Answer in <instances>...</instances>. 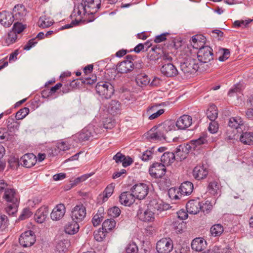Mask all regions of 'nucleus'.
<instances>
[{"instance_id": "nucleus-55", "label": "nucleus", "mask_w": 253, "mask_h": 253, "mask_svg": "<svg viewBox=\"0 0 253 253\" xmlns=\"http://www.w3.org/2000/svg\"><path fill=\"white\" fill-rule=\"evenodd\" d=\"M211 122L209 125L208 129L211 133H215L218 129V125L216 122Z\"/></svg>"}, {"instance_id": "nucleus-62", "label": "nucleus", "mask_w": 253, "mask_h": 253, "mask_svg": "<svg viewBox=\"0 0 253 253\" xmlns=\"http://www.w3.org/2000/svg\"><path fill=\"white\" fill-rule=\"evenodd\" d=\"M125 156L120 152L117 153L114 156L113 159L117 163H122L125 160Z\"/></svg>"}, {"instance_id": "nucleus-45", "label": "nucleus", "mask_w": 253, "mask_h": 253, "mask_svg": "<svg viewBox=\"0 0 253 253\" xmlns=\"http://www.w3.org/2000/svg\"><path fill=\"white\" fill-rule=\"evenodd\" d=\"M10 138V134L6 128H0V142L8 140Z\"/></svg>"}, {"instance_id": "nucleus-27", "label": "nucleus", "mask_w": 253, "mask_h": 253, "mask_svg": "<svg viewBox=\"0 0 253 253\" xmlns=\"http://www.w3.org/2000/svg\"><path fill=\"white\" fill-rule=\"evenodd\" d=\"M206 38L203 35H195L192 38L191 44L194 48L200 49L205 47Z\"/></svg>"}, {"instance_id": "nucleus-38", "label": "nucleus", "mask_w": 253, "mask_h": 253, "mask_svg": "<svg viewBox=\"0 0 253 253\" xmlns=\"http://www.w3.org/2000/svg\"><path fill=\"white\" fill-rule=\"evenodd\" d=\"M116 226V221L113 219H106L102 223V228L105 232L112 230Z\"/></svg>"}, {"instance_id": "nucleus-35", "label": "nucleus", "mask_w": 253, "mask_h": 253, "mask_svg": "<svg viewBox=\"0 0 253 253\" xmlns=\"http://www.w3.org/2000/svg\"><path fill=\"white\" fill-rule=\"evenodd\" d=\"M206 114L208 118L211 121H214L218 116L216 106L214 105H211L207 109Z\"/></svg>"}, {"instance_id": "nucleus-43", "label": "nucleus", "mask_w": 253, "mask_h": 253, "mask_svg": "<svg viewBox=\"0 0 253 253\" xmlns=\"http://www.w3.org/2000/svg\"><path fill=\"white\" fill-rule=\"evenodd\" d=\"M220 185L217 181H213L211 182L208 186V190L212 194L217 193V191L219 190Z\"/></svg>"}, {"instance_id": "nucleus-53", "label": "nucleus", "mask_w": 253, "mask_h": 253, "mask_svg": "<svg viewBox=\"0 0 253 253\" xmlns=\"http://www.w3.org/2000/svg\"><path fill=\"white\" fill-rule=\"evenodd\" d=\"M32 214L29 209H24L19 217V219L24 220L30 217Z\"/></svg>"}, {"instance_id": "nucleus-25", "label": "nucleus", "mask_w": 253, "mask_h": 253, "mask_svg": "<svg viewBox=\"0 0 253 253\" xmlns=\"http://www.w3.org/2000/svg\"><path fill=\"white\" fill-rule=\"evenodd\" d=\"M206 241L202 238L194 239L191 243L192 249L197 252H201L206 249Z\"/></svg>"}, {"instance_id": "nucleus-19", "label": "nucleus", "mask_w": 253, "mask_h": 253, "mask_svg": "<svg viewBox=\"0 0 253 253\" xmlns=\"http://www.w3.org/2000/svg\"><path fill=\"white\" fill-rule=\"evenodd\" d=\"M192 121V119L191 116L183 115L177 119L175 125L178 129H184L191 125Z\"/></svg>"}, {"instance_id": "nucleus-3", "label": "nucleus", "mask_w": 253, "mask_h": 253, "mask_svg": "<svg viewBox=\"0 0 253 253\" xmlns=\"http://www.w3.org/2000/svg\"><path fill=\"white\" fill-rule=\"evenodd\" d=\"M100 128L98 127L89 125L84 127L82 131L76 134L75 137L79 141H84L89 139L92 137L96 138L97 135L101 133Z\"/></svg>"}, {"instance_id": "nucleus-58", "label": "nucleus", "mask_w": 253, "mask_h": 253, "mask_svg": "<svg viewBox=\"0 0 253 253\" xmlns=\"http://www.w3.org/2000/svg\"><path fill=\"white\" fill-rule=\"evenodd\" d=\"M36 39H32L30 40L23 47V49L26 50H30L33 46H35L38 42L35 41Z\"/></svg>"}, {"instance_id": "nucleus-30", "label": "nucleus", "mask_w": 253, "mask_h": 253, "mask_svg": "<svg viewBox=\"0 0 253 253\" xmlns=\"http://www.w3.org/2000/svg\"><path fill=\"white\" fill-rule=\"evenodd\" d=\"M79 227L78 222L72 220L65 226V231L68 234L73 235L78 232Z\"/></svg>"}, {"instance_id": "nucleus-22", "label": "nucleus", "mask_w": 253, "mask_h": 253, "mask_svg": "<svg viewBox=\"0 0 253 253\" xmlns=\"http://www.w3.org/2000/svg\"><path fill=\"white\" fill-rule=\"evenodd\" d=\"M135 199L131 191L124 192L119 197L120 203L126 206H129L132 204L135 201Z\"/></svg>"}, {"instance_id": "nucleus-48", "label": "nucleus", "mask_w": 253, "mask_h": 253, "mask_svg": "<svg viewBox=\"0 0 253 253\" xmlns=\"http://www.w3.org/2000/svg\"><path fill=\"white\" fill-rule=\"evenodd\" d=\"M103 219V215L99 213H96L92 219V222L94 226L96 227L99 225Z\"/></svg>"}, {"instance_id": "nucleus-17", "label": "nucleus", "mask_w": 253, "mask_h": 253, "mask_svg": "<svg viewBox=\"0 0 253 253\" xmlns=\"http://www.w3.org/2000/svg\"><path fill=\"white\" fill-rule=\"evenodd\" d=\"M137 215L139 218L145 222H151L154 220V211L150 210V207L147 208L145 210H139L137 212Z\"/></svg>"}, {"instance_id": "nucleus-20", "label": "nucleus", "mask_w": 253, "mask_h": 253, "mask_svg": "<svg viewBox=\"0 0 253 253\" xmlns=\"http://www.w3.org/2000/svg\"><path fill=\"white\" fill-rule=\"evenodd\" d=\"M187 212L190 214H196L198 213L202 208L201 203L198 200H190L186 204Z\"/></svg>"}, {"instance_id": "nucleus-41", "label": "nucleus", "mask_w": 253, "mask_h": 253, "mask_svg": "<svg viewBox=\"0 0 253 253\" xmlns=\"http://www.w3.org/2000/svg\"><path fill=\"white\" fill-rule=\"evenodd\" d=\"M19 203L7 204L5 211L9 215H14L17 211Z\"/></svg>"}, {"instance_id": "nucleus-11", "label": "nucleus", "mask_w": 253, "mask_h": 253, "mask_svg": "<svg viewBox=\"0 0 253 253\" xmlns=\"http://www.w3.org/2000/svg\"><path fill=\"white\" fill-rule=\"evenodd\" d=\"M19 243L23 247H30L36 241V237L33 231H27L22 233L19 239Z\"/></svg>"}, {"instance_id": "nucleus-31", "label": "nucleus", "mask_w": 253, "mask_h": 253, "mask_svg": "<svg viewBox=\"0 0 253 253\" xmlns=\"http://www.w3.org/2000/svg\"><path fill=\"white\" fill-rule=\"evenodd\" d=\"M244 125L242 118L239 116L231 117L228 121V126L231 128L238 129Z\"/></svg>"}, {"instance_id": "nucleus-5", "label": "nucleus", "mask_w": 253, "mask_h": 253, "mask_svg": "<svg viewBox=\"0 0 253 253\" xmlns=\"http://www.w3.org/2000/svg\"><path fill=\"white\" fill-rule=\"evenodd\" d=\"M181 71L186 76L196 73L199 68V65L196 59L189 58L180 64Z\"/></svg>"}, {"instance_id": "nucleus-46", "label": "nucleus", "mask_w": 253, "mask_h": 253, "mask_svg": "<svg viewBox=\"0 0 253 253\" xmlns=\"http://www.w3.org/2000/svg\"><path fill=\"white\" fill-rule=\"evenodd\" d=\"M190 147L191 146L188 145L186 146L179 145L178 147H177L176 148L174 153H173L175 155L176 159H179L180 160H181V158L180 156H182V155L181 153H183L184 151V148H185L186 150H188Z\"/></svg>"}, {"instance_id": "nucleus-40", "label": "nucleus", "mask_w": 253, "mask_h": 253, "mask_svg": "<svg viewBox=\"0 0 253 253\" xmlns=\"http://www.w3.org/2000/svg\"><path fill=\"white\" fill-rule=\"evenodd\" d=\"M135 80L137 85L140 86H145L150 83V79L146 75H137Z\"/></svg>"}, {"instance_id": "nucleus-24", "label": "nucleus", "mask_w": 253, "mask_h": 253, "mask_svg": "<svg viewBox=\"0 0 253 253\" xmlns=\"http://www.w3.org/2000/svg\"><path fill=\"white\" fill-rule=\"evenodd\" d=\"M13 21V14L11 12L4 11L0 13V23L4 27H9Z\"/></svg>"}, {"instance_id": "nucleus-52", "label": "nucleus", "mask_w": 253, "mask_h": 253, "mask_svg": "<svg viewBox=\"0 0 253 253\" xmlns=\"http://www.w3.org/2000/svg\"><path fill=\"white\" fill-rule=\"evenodd\" d=\"M179 192V188L176 189L175 188H170L169 190V197L172 199H180L179 196L177 194Z\"/></svg>"}, {"instance_id": "nucleus-23", "label": "nucleus", "mask_w": 253, "mask_h": 253, "mask_svg": "<svg viewBox=\"0 0 253 253\" xmlns=\"http://www.w3.org/2000/svg\"><path fill=\"white\" fill-rule=\"evenodd\" d=\"M208 174V170L207 169L203 166H197L193 170V175L198 180L206 178Z\"/></svg>"}, {"instance_id": "nucleus-39", "label": "nucleus", "mask_w": 253, "mask_h": 253, "mask_svg": "<svg viewBox=\"0 0 253 253\" xmlns=\"http://www.w3.org/2000/svg\"><path fill=\"white\" fill-rule=\"evenodd\" d=\"M53 23L52 20L45 15L40 17L39 21V27L46 28L51 26Z\"/></svg>"}, {"instance_id": "nucleus-26", "label": "nucleus", "mask_w": 253, "mask_h": 253, "mask_svg": "<svg viewBox=\"0 0 253 253\" xmlns=\"http://www.w3.org/2000/svg\"><path fill=\"white\" fill-rule=\"evenodd\" d=\"M48 210L45 207H41L39 209L35 214V219L37 222L43 223L46 219L48 215Z\"/></svg>"}, {"instance_id": "nucleus-37", "label": "nucleus", "mask_w": 253, "mask_h": 253, "mask_svg": "<svg viewBox=\"0 0 253 253\" xmlns=\"http://www.w3.org/2000/svg\"><path fill=\"white\" fill-rule=\"evenodd\" d=\"M223 227L220 224H215L212 225L210 229V232L213 237H219L223 232Z\"/></svg>"}, {"instance_id": "nucleus-60", "label": "nucleus", "mask_w": 253, "mask_h": 253, "mask_svg": "<svg viewBox=\"0 0 253 253\" xmlns=\"http://www.w3.org/2000/svg\"><path fill=\"white\" fill-rule=\"evenodd\" d=\"M109 214L113 217H118L121 213V210L117 207H113L109 210Z\"/></svg>"}, {"instance_id": "nucleus-15", "label": "nucleus", "mask_w": 253, "mask_h": 253, "mask_svg": "<svg viewBox=\"0 0 253 253\" xmlns=\"http://www.w3.org/2000/svg\"><path fill=\"white\" fill-rule=\"evenodd\" d=\"M162 74L167 77H173L177 75L178 72L174 65L170 63H165L161 68Z\"/></svg>"}, {"instance_id": "nucleus-54", "label": "nucleus", "mask_w": 253, "mask_h": 253, "mask_svg": "<svg viewBox=\"0 0 253 253\" xmlns=\"http://www.w3.org/2000/svg\"><path fill=\"white\" fill-rule=\"evenodd\" d=\"M153 157V153L150 150H146L143 153L140 157L142 161H148L151 160Z\"/></svg>"}, {"instance_id": "nucleus-56", "label": "nucleus", "mask_w": 253, "mask_h": 253, "mask_svg": "<svg viewBox=\"0 0 253 253\" xmlns=\"http://www.w3.org/2000/svg\"><path fill=\"white\" fill-rule=\"evenodd\" d=\"M56 250L59 253H64L66 251L67 247L63 241L58 242L56 246Z\"/></svg>"}, {"instance_id": "nucleus-16", "label": "nucleus", "mask_w": 253, "mask_h": 253, "mask_svg": "<svg viewBox=\"0 0 253 253\" xmlns=\"http://www.w3.org/2000/svg\"><path fill=\"white\" fill-rule=\"evenodd\" d=\"M66 212V208L64 204H59L53 209L50 217L53 220L57 221L63 218Z\"/></svg>"}, {"instance_id": "nucleus-33", "label": "nucleus", "mask_w": 253, "mask_h": 253, "mask_svg": "<svg viewBox=\"0 0 253 253\" xmlns=\"http://www.w3.org/2000/svg\"><path fill=\"white\" fill-rule=\"evenodd\" d=\"M120 107L121 104L119 101L112 100L110 102L107 109L109 113L115 115L120 113Z\"/></svg>"}, {"instance_id": "nucleus-57", "label": "nucleus", "mask_w": 253, "mask_h": 253, "mask_svg": "<svg viewBox=\"0 0 253 253\" xmlns=\"http://www.w3.org/2000/svg\"><path fill=\"white\" fill-rule=\"evenodd\" d=\"M58 149L61 151H66L70 149V145L64 141L58 142L57 144Z\"/></svg>"}, {"instance_id": "nucleus-6", "label": "nucleus", "mask_w": 253, "mask_h": 253, "mask_svg": "<svg viewBox=\"0 0 253 253\" xmlns=\"http://www.w3.org/2000/svg\"><path fill=\"white\" fill-rule=\"evenodd\" d=\"M198 60L202 63H206L213 59L212 48L209 46L200 48L197 52Z\"/></svg>"}, {"instance_id": "nucleus-10", "label": "nucleus", "mask_w": 253, "mask_h": 253, "mask_svg": "<svg viewBox=\"0 0 253 253\" xmlns=\"http://www.w3.org/2000/svg\"><path fill=\"white\" fill-rule=\"evenodd\" d=\"M173 249V242L169 238H163L159 240L156 245L159 253H169Z\"/></svg>"}, {"instance_id": "nucleus-36", "label": "nucleus", "mask_w": 253, "mask_h": 253, "mask_svg": "<svg viewBox=\"0 0 253 253\" xmlns=\"http://www.w3.org/2000/svg\"><path fill=\"white\" fill-rule=\"evenodd\" d=\"M6 123L7 127L6 129L11 132L15 131L19 128V123L15 121L12 117H9L6 120Z\"/></svg>"}, {"instance_id": "nucleus-47", "label": "nucleus", "mask_w": 253, "mask_h": 253, "mask_svg": "<svg viewBox=\"0 0 253 253\" xmlns=\"http://www.w3.org/2000/svg\"><path fill=\"white\" fill-rule=\"evenodd\" d=\"M184 226V223L179 221H173L172 224V228L176 233L180 232L183 230Z\"/></svg>"}, {"instance_id": "nucleus-2", "label": "nucleus", "mask_w": 253, "mask_h": 253, "mask_svg": "<svg viewBox=\"0 0 253 253\" xmlns=\"http://www.w3.org/2000/svg\"><path fill=\"white\" fill-rule=\"evenodd\" d=\"M174 122L172 121H166L159 125L156 128V131L150 133L149 137L152 140H166V133L174 129Z\"/></svg>"}, {"instance_id": "nucleus-42", "label": "nucleus", "mask_w": 253, "mask_h": 253, "mask_svg": "<svg viewBox=\"0 0 253 253\" xmlns=\"http://www.w3.org/2000/svg\"><path fill=\"white\" fill-rule=\"evenodd\" d=\"M115 188V184L111 183L107 186L103 192V201L105 202L108 197H110L113 193Z\"/></svg>"}, {"instance_id": "nucleus-32", "label": "nucleus", "mask_w": 253, "mask_h": 253, "mask_svg": "<svg viewBox=\"0 0 253 253\" xmlns=\"http://www.w3.org/2000/svg\"><path fill=\"white\" fill-rule=\"evenodd\" d=\"M176 160L175 155L173 152H165L161 157V161L164 165H169Z\"/></svg>"}, {"instance_id": "nucleus-61", "label": "nucleus", "mask_w": 253, "mask_h": 253, "mask_svg": "<svg viewBox=\"0 0 253 253\" xmlns=\"http://www.w3.org/2000/svg\"><path fill=\"white\" fill-rule=\"evenodd\" d=\"M126 253H136L137 252V247L135 244H129L126 248Z\"/></svg>"}, {"instance_id": "nucleus-9", "label": "nucleus", "mask_w": 253, "mask_h": 253, "mask_svg": "<svg viewBox=\"0 0 253 253\" xmlns=\"http://www.w3.org/2000/svg\"><path fill=\"white\" fill-rule=\"evenodd\" d=\"M132 56L130 55L126 56V59L119 63L117 70L120 73H127L134 69V64L132 62Z\"/></svg>"}, {"instance_id": "nucleus-7", "label": "nucleus", "mask_w": 253, "mask_h": 253, "mask_svg": "<svg viewBox=\"0 0 253 253\" xmlns=\"http://www.w3.org/2000/svg\"><path fill=\"white\" fill-rule=\"evenodd\" d=\"M131 191L135 198L142 200L148 195L149 187L146 184L139 183L133 186L131 188Z\"/></svg>"}, {"instance_id": "nucleus-63", "label": "nucleus", "mask_w": 253, "mask_h": 253, "mask_svg": "<svg viewBox=\"0 0 253 253\" xmlns=\"http://www.w3.org/2000/svg\"><path fill=\"white\" fill-rule=\"evenodd\" d=\"M245 116L247 119L253 121V108H249L246 109Z\"/></svg>"}, {"instance_id": "nucleus-8", "label": "nucleus", "mask_w": 253, "mask_h": 253, "mask_svg": "<svg viewBox=\"0 0 253 253\" xmlns=\"http://www.w3.org/2000/svg\"><path fill=\"white\" fill-rule=\"evenodd\" d=\"M86 209L83 205H76L71 211V217L72 220L77 222H82L85 217Z\"/></svg>"}, {"instance_id": "nucleus-44", "label": "nucleus", "mask_w": 253, "mask_h": 253, "mask_svg": "<svg viewBox=\"0 0 253 253\" xmlns=\"http://www.w3.org/2000/svg\"><path fill=\"white\" fill-rule=\"evenodd\" d=\"M29 109L28 108L24 107L19 110L15 115V119L17 120H20L25 118L29 113Z\"/></svg>"}, {"instance_id": "nucleus-51", "label": "nucleus", "mask_w": 253, "mask_h": 253, "mask_svg": "<svg viewBox=\"0 0 253 253\" xmlns=\"http://www.w3.org/2000/svg\"><path fill=\"white\" fill-rule=\"evenodd\" d=\"M105 231L99 229L96 232H94V239L98 241L101 242L105 238Z\"/></svg>"}, {"instance_id": "nucleus-21", "label": "nucleus", "mask_w": 253, "mask_h": 253, "mask_svg": "<svg viewBox=\"0 0 253 253\" xmlns=\"http://www.w3.org/2000/svg\"><path fill=\"white\" fill-rule=\"evenodd\" d=\"M13 12L14 13V14L13 15L14 20H23L27 14L26 9L24 5L22 4L15 5L13 9Z\"/></svg>"}, {"instance_id": "nucleus-1", "label": "nucleus", "mask_w": 253, "mask_h": 253, "mask_svg": "<svg viewBox=\"0 0 253 253\" xmlns=\"http://www.w3.org/2000/svg\"><path fill=\"white\" fill-rule=\"evenodd\" d=\"M101 3V0H82L77 13L81 17L95 14L100 8Z\"/></svg>"}, {"instance_id": "nucleus-14", "label": "nucleus", "mask_w": 253, "mask_h": 253, "mask_svg": "<svg viewBox=\"0 0 253 253\" xmlns=\"http://www.w3.org/2000/svg\"><path fill=\"white\" fill-rule=\"evenodd\" d=\"M150 210L154 211V213L159 214L162 211H166L169 208V206L163 203L162 201L158 202L156 200L151 201L148 204Z\"/></svg>"}, {"instance_id": "nucleus-59", "label": "nucleus", "mask_w": 253, "mask_h": 253, "mask_svg": "<svg viewBox=\"0 0 253 253\" xmlns=\"http://www.w3.org/2000/svg\"><path fill=\"white\" fill-rule=\"evenodd\" d=\"M16 33L14 32H10L8 35V37L6 39V42L9 44L13 43L17 39Z\"/></svg>"}, {"instance_id": "nucleus-18", "label": "nucleus", "mask_w": 253, "mask_h": 253, "mask_svg": "<svg viewBox=\"0 0 253 253\" xmlns=\"http://www.w3.org/2000/svg\"><path fill=\"white\" fill-rule=\"evenodd\" d=\"M37 161V159L33 153H28L23 155L20 159L21 165L24 167L30 168L34 166Z\"/></svg>"}, {"instance_id": "nucleus-4", "label": "nucleus", "mask_w": 253, "mask_h": 253, "mask_svg": "<svg viewBox=\"0 0 253 253\" xmlns=\"http://www.w3.org/2000/svg\"><path fill=\"white\" fill-rule=\"evenodd\" d=\"M96 92L105 99L111 98L114 92L113 86L109 82H100L95 86Z\"/></svg>"}, {"instance_id": "nucleus-64", "label": "nucleus", "mask_w": 253, "mask_h": 253, "mask_svg": "<svg viewBox=\"0 0 253 253\" xmlns=\"http://www.w3.org/2000/svg\"><path fill=\"white\" fill-rule=\"evenodd\" d=\"M115 123L110 119H107L103 122V127L105 129H111L114 126Z\"/></svg>"}, {"instance_id": "nucleus-50", "label": "nucleus", "mask_w": 253, "mask_h": 253, "mask_svg": "<svg viewBox=\"0 0 253 253\" xmlns=\"http://www.w3.org/2000/svg\"><path fill=\"white\" fill-rule=\"evenodd\" d=\"M252 20L248 19L246 20H236L234 22L235 27H246L251 22Z\"/></svg>"}, {"instance_id": "nucleus-29", "label": "nucleus", "mask_w": 253, "mask_h": 253, "mask_svg": "<svg viewBox=\"0 0 253 253\" xmlns=\"http://www.w3.org/2000/svg\"><path fill=\"white\" fill-rule=\"evenodd\" d=\"M193 185L189 181L183 182L179 187L180 196L190 195L193 191Z\"/></svg>"}, {"instance_id": "nucleus-34", "label": "nucleus", "mask_w": 253, "mask_h": 253, "mask_svg": "<svg viewBox=\"0 0 253 253\" xmlns=\"http://www.w3.org/2000/svg\"><path fill=\"white\" fill-rule=\"evenodd\" d=\"M208 135L207 133H203L197 139L192 140L191 141V144L193 146V148L200 146L203 144L208 143Z\"/></svg>"}, {"instance_id": "nucleus-12", "label": "nucleus", "mask_w": 253, "mask_h": 253, "mask_svg": "<svg viewBox=\"0 0 253 253\" xmlns=\"http://www.w3.org/2000/svg\"><path fill=\"white\" fill-rule=\"evenodd\" d=\"M7 204L19 203L20 197L16 190L12 188L5 189L2 197Z\"/></svg>"}, {"instance_id": "nucleus-13", "label": "nucleus", "mask_w": 253, "mask_h": 253, "mask_svg": "<svg viewBox=\"0 0 253 253\" xmlns=\"http://www.w3.org/2000/svg\"><path fill=\"white\" fill-rule=\"evenodd\" d=\"M166 169L163 164L156 163L149 169V173L151 175L156 178H161L165 174Z\"/></svg>"}, {"instance_id": "nucleus-28", "label": "nucleus", "mask_w": 253, "mask_h": 253, "mask_svg": "<svg viewBox=\"0 0 253 253\" xmlns=\"http://www.w3.org/2000/svg\"><path fill=\"white\" fill-rule=\"evenodd\" d=\"M239 140L245 145H253V132H242L240 136Z\"/></svg>"}, {"instance_id": "nucleus-49", "label": "nucleus", "mask_w": 253, "mask_h": 253, "mask_svg": "<svg viewBox=\"0 0 253 253\" xmlns=\"http://www.w3.org/2000/svg\"><path fill=\"white\" fill-rule=\"evenodd\" d=\"M25 28V25L17 21L15 23L13 27V31L16 33L20 34Z\"/></svg>"}]
</instances>
